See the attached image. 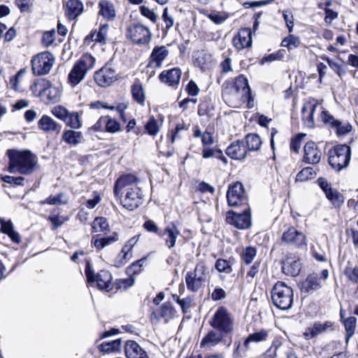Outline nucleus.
<instances>
[{
  "label": "nucleus",
  "mask_w": 358,
  "mask_h": 358,
  "mask_svg": "<svg viewBox=\"0 0 358 358\" xmlns=\"http://www.w3.org/2000/svg\"><path fill=\"white\" fill-rule=\"evenodd\" d=\"M257 255V249L252 246H248L243 249L241 253V262L249 265L250 264Z\"/></svg>",
  "instance_id": "ea45409f"
},
{
  "label": "nucleus",
  "mask_w": 358,
  "mask_h": 358,
  "mask_svg": "<svg viewBox=\"0 0 358 358\" xmlns=\"http://www.w3.org/2000/svg\"><path fill=\"white\" fill-rule=\"evenodd\" d=\"M227 199L229 206L245 207L249 206L248 198L245 195L243 185L241 182H236L228 188Z\"/></svg>",
  "instance_id": "4468645a"
},
{
  "label": "nucleus",
  "mask_w": 358,
  "mask_h": 358,
  "mask_svg": "<svg viewBox=\"0 0 358 358\" xmlns=\"http://www.w3.org/2000/svg\"><path fill=\"white\" fill-rule=\"evenodd\" d=\"M300 45V39L299 37L294 35H289L287 37L285 38L282 43L281 45L285 48H287L289 50H292L299 47Z\"/></svg>",
  "instance_id": "603ef678"
},
{
  "label": "nucleus",
  "mask_w": 358,
  "mask_h": 358,
  "mask_svg": "<svg viewBox=\"0 0 358 358\" xmlns=\"http://www.w3.org/2000/svg\"><path fill=\"white\" fill-rule=\"evenodd\" d=\"M162 19L166 25V30L169 31L174 24V19L169 15L168 8H165L162 13Z\"/></svg>",
  "instance_id": "052dcab7"
},
{
  "label": "nucleus",
  "mask_w": 358,
  "mask_h": 358,
  "mask_svg": "<svg viewBox=\"0 0 358 358\" xmlns=\"http://www.w3.org/2000/svg\"><path fill=\"white\" fill-rule=\"evenodd\" d=\"M244 93L240 94V91H236V96L241 97V101L243 103H247L248 108H252L255 105V94H252V91H243Z\"/></svg>",
  "instance_id": "3c124183"
},
{
  "label": "nucleus",
  "mask_w": 358,
  "mask_h": 358,
  "mask_svg": "<svg viewBox=\"0 0 358 358\" xmlns=\"http://www.w3.org/2000/svg\"><path fill=\"white\" fill-rule=\"evenodd\" d=\"M85 273L88 283L96 282L98 288L106 292L113 289L112 275L108 271L102 270L95 274L90 263L88 262L86 264Z\"/></svg>",
  "instance_id": "6e6552de"
},
{
  "label": "nucleus",
  "mask_w": 358,
  "mask_h": 358,
  "mask_svg": "<svg viewBox=\"0 0 358 358\" xmlns=\"http://www.w3.org/2000/svg\"><path fill=\"white\" fill-rule=\"evenodd\" d=\"M51 113L56 117L64 122L68 117L69 111L62 106H57L52 108Z\"/></svg>",
  "instance_id": "5fc2aeb1"
},
{
  "label": "nucleus",
  "mask_w": 358,
  "mask_h": 358,
  "mask_svg": "<svg viewBox=\"0 0 358 358\" xmlns=\"http://www.w3.org/2000/svg\"><path fill=\"white\" fill-rule=\"evenodd\" d=\"M108 31V24H104L100 26L99 31H92L85 38V43H90L92 41H95L101 45H105L107 43V36Z\"/></svg>",
  "instance_id": "393cba45"
},
{
  "label": "nucleus",
  "mask_w": 358,
  "mask_h": 358,
  "mask_svg": "<svg viewBox=\"0 0 358 358\" xmlns=\"http://www.w3.org/2000/svg\"><path fill=\"white\" fill-rule=\"evenodd\" d=\"M121 339H116L110 342H103L99 345L100 351L105 353H111L120 350Z\"/></svg>",
  "instance_id": "c03bdc74"
},
{
  "label": "nucleus",
  "mask_w": 358,
  "mask_h": 358,
  "mask_svg": "<svg viewBox=\"0 0 358 358\" xmlns=\"http://www.w3.org/2000/svg\"><path fill=\"white\" fill-rule=\"evenodd\" d=\"M169 53L168 49L164 45L155 47L150 55V63L155 64V66H161Z\"/></svg>",
  "instance_id": "c756f323"
},
{
  "label": "nucleus",
  "mask_w": 358,
  "mask_h": 358,
  "mask_svg": "<svg viewBox=\"0 0 358 358\" xmlns=\"http://www.w3.org/2000/svg\"><path fill=\"white\" fill-rule=\"evenodd\" d=\"M233 259H218L215 264V268L220 273L229 274L232 272Z\"/></svg>",
  "instance_id": "79ce46f5"
},
{
  "label": "nucleus",
  "mask_w": 358,
  "mask_h": 358,
  "mask_svg": "<svg viewBox=\"0 0 358 358\" xmlns=\"http://www.w3.org/2000/svg\"><path fill=\"white\" fill-rule=\"evenodd\" d=\"M320 120L329 128L334 130L338 136L345 135L352 130V125L348 122L336 119L328 110L320 108Z\"/></svg>",
  "instance_id": "1a4fd4ad"
},
{
  "label": "nucleus",
  "mask_w": 358,
  "mask_h": 358,
  "mask_svg": "<svg viewBox=\"0 0 358 358\" xmlns=\"http://www.w3.org/2000/svg\"><path fill=\"white\" fill-rule=\"evenodd\" d=\"M210 278L206 264L203 261L199 262L194 271H189L185 275V282L188 290L198 292Z\"/></svg>",
  "instance_id": "20e7f679"
},
{
  "label": "nucleus",
  "mask_w": 358,
  "mask_h": 358,
  "mask_svg": "<svg viewBox=\"0 0 358 358\" xmlns=\"http://www.w3.org/2000/svg\"><path fill=\"white\" fill-rule=\"evenodd\" d=\"M234 88L235 90H250L247 78L243 75L235 79Z\"/></svg>",
  "instance_id": "4d7b16f0"
},
{
  "label": "nucleus",
  "mask_w": 358,
  "mask_h": 358,
  "mask_svg": "<svg viewBox=\"0 0 358 358\" xmlns=\"http://www.w3.org/2000/svg\"><path fill=\"white\" fill-rule=\"evenodd\" d=\"M92 232H105L109 230V224L106 218L98 217L94 219L92 224Z\"/></svg>",
  "instance_id": "37998d69"
},
{
  "label": "nucleus",
  "mask_w": 358,
  "mask_h": 358,
  "mask_svg": "<svg viewBox=\"0 0 358 358\" xmlns=\"http://www.w3.org/2000/svg\"><path fill=\"white\" fill-rule=\"evenodd\" d=\"M181 76V71L179 68H173L170 70L164 71L159 75L162 82L173 87L179 83Z\"/></svg>",
  "instance_id": "a878e982"
},
{
  "label": "nucleus",
  "mask_w": 358,
  "mask_h": 358,
  "mask_svg": "<svg viewBox=\"0 0 358 358\" xmlns=\"http://www.w3.org/2000/svg\"><path fill=\"white\" fill-rule=\"evenodd\" d=\"M210 324L213 328L224 335L231 334L234 330V320L231 315L223 306L217 308Z\"/></svg>",
  "instance_id": "0eeeda50"
},
{
  "label": "nucleus",
  "mask_w": 358,
  "mask_h": 358,
  "mask_svg": "<svg viewBox=\"0 0 358 358\" xmlns=\"http://www.w3.org/2000/svg\"><path fill=\"white\" fill-rule=\"evenodd\" d=\"M161 127V124L154 117H151L145 124L147 133L150 136H156Z\"/></svg>",
  "instance_id": "8fccbe9b"
},
{
  "label": "nucleus",
  "mask_w": 358,
  "mask_h": 358,
  "mask_svg": "<svg viewBox=\"0 0 358 358\" xmlns=\"http://www.w3.org/2000/svg\"><path fill=\"white\" fill-rule=\"evenodd\" d=\"M252 33L250 28L245 27L240 29L239 32L233 38L234 46L241 50L252 46Z\"/></svg>",
  "instance_id": "6ab92c4d"
},
{
  "label": "nucleus",
  "mask_w": 358,
  "mask_h": 358,
  "mask_svg": "<svg viewBox=\"0 0 358 358\" xmlns=\"http://www.w3.org/2000/svg\"><path fill=\"white\" fill-rule=\"evenodd\" d=\"M34 87L37 90H50L52 87V85L49 80L45 78H40L34 83Z\"/></svg>",
  "instance_id": "774afa93"
},
{
  "label": "nucleus",
  "mask_w": 358,
  "mask_h": 358,
  "mask_svg": "<svg viewBox=\"0 0 358 358\" xmlns=\"http://www.w3.org/2000/svg\"><path fill=\"white\" fill-rule=\"evenodd\" d=\"M293 299L292 287L281 281L274 285L271 290V300L275 307L283 310H288L292 306Z\"/></svg>",
  "instance_id": "7ed1b4c3"
},
{
  "label": "nucleus",
  "mask_w": 358,
  "mask_h": 358,
  "mask_svg": "<svg viewBox=\"0 0 358 358\" xmlns=\"http://www.w3.org/2000/svg\"><path fill=\"white\" fill-rule=\"evenodd\" d=\"M282 241L297 248L307 245L306 236L301 231L296 230L294 227L288 228L287 231L283 232Z\"/></svg>",
  "instance_id": "dca6fc26"
},
{
  "label": "nucleus",
  "mask_w": 358,
  "mask_h": 358,
  "mask_svg": "<svg viewBox=\"0 0 358 358\" xmlns=\"http://www.w3.org/2000/svg\"><path fill=\"white\" fill-rule=\"evenodd\" d=\"M1 229L0 231L7 234L9 238L16 243H19L21 241L20 234L14 230V227L11 220H5L3 218H0Z\"/></svg>",
  "instance_id": "7c9ffc66"
},
{
  "label": "nucleus",
  "mask_w": 358,
  "mask_h": 358,
  "mask_svg": "<svg viewBox=\"0 0 358 358\" xmlns=\"http://www.w3.org/2000/svg\"><path fill=\"white\" fill-rule=\"evenodd\" d=\"M124 352L127 358H139L145 356L146 352L134 341H127L124 345Z\"/></svg>",
  "instance_id": "c85d7f7f"
},
{
  "label": "nucleus",
  "mask_w": 358,
  "mask_h": 358,
  "mask_svg": "<svg viewBox=\"0 0 358 358\" xmlns=\"http://www.w3.org/2000/svg\"><path fill=\"white\" fill-rule=\"evenodd\" d=\"M333 324L334 323L331 321H325L324 323L316 322L306 329L303 333V336L307 340L313 338L318 335L327 331L333 327Z\"/></svg>",
  "instance_id": "4be33fe9"
},
{
  "label": "nucleus",
  "mask_w": 358,
  "mask_h": 358,
  "mask_svg": "<svg viewBox=\"0 0 358 358\" xmlns=\"http://www.w3.org/2000/svg\"><path fill=\"white\" fill-rule=\"evenodd\" d=\"M301 268V264L299 259L291 254L286 255L282 263V272L290 276H296L299 274Z\"/></svg>",
  "instance_id": "a211bd4d"
},
{
  "label": "nucleus",
  "mask_w": 358,
  "mask_h": 358,
  "mask_svg": "<svg viewBox=\"0 0 358 358\" xmlns=\"http://www.w3.org/2000/svg\"><path fill=\"white\" fill-rule=\"evenodd\" d=\"M82 137L80 131L66 130L63 133L62 140L69 145H76L80 143Z\"/></svg>",
  "instance_id": "58836bf2"
},
{
  "label": "nucleus",
  "mask_w": 358,
  "mask_h": 358,
  "mask_svg": "<svg viewBox=\"0 0 358 358\" xmlns=\"http://www.w3.org/2000/svg\"><path fill=\"white\" fill-rule=\"evenodd\" d=\"M3 182L10 184L13 186L24 185V178L22 176L14 177L10 176H5L2 178Z\"/></svg>",
  "instance_id": "13d9d810"
},
{
  "label": "nucleus",
  "mask_w": 358,
  "mask_h": 358,
  "mask_svg": "<svg viewBox=\"0 0 358 358\" xmlns=\"http://www.w3.org/2000/svg\"><path fill=\"white\" fill-rule=\"evenodd\" d=\"M38 128L44 132H59L61 126L57 124L52 117L48 115H44L38 122Z\"/></svg>",
  "instance_id": "cd10ccee"
},
{
  "label": "nucleus",
  "mask_w": 358,
  "mask_h": 358,
  "mask_svg": "<svg viewBox=\"0 0 358 358\" xmlns=\"http://www.w3.org/2000/svg\"><path fill=\"white\" fill-rule=\"evenodd\" d=\"M120 130V124L115 120L109 116H106V128L105 131L114 134Z\"/></svg>",
  "instance_id": "864d4df0"
},
{
  "label": "nucleus",
  "mask_w": 358,
  "mask_h": 358,
  "mask_svg": "<svg viewBox=\"0 0 358 358\" xmlns=\"http://www.w3.org/2000/svg\"><path fill=\"white\" fill-rule=\"evenodd\" d=\"M7 154L9 158L8 171L10 173L28 175L34 172L37 164V157L30 151L9 150Z\"/></svg>",
  "instance_id": "f03ea898"
},
{
  "label": "nucleus",
  "mask_w": 358,
  "mask_h": 358,
  "mask_svg": "<svg viewBox=\"0 0 358 358\" xmlns=\"http://www.w3.org/2000/svg\"><path fill=\"white\" fill-rule=\"evenodd\" d=\"M325 194L334 206L338 207L344 202L343 194L331 187L327 190Z\"/></svg>",
  "instance_id": "a19ab883"
},
{
  "label": "nucleus",
  "mask_w": 358,
  "mask_h": 358,
  "mask_svg": "<svg viewBox=\"0 0 358 358\" xmlns=\"http://www.w3.org/2000/svg\"><path fill=\"white\" fill-rule=\"evenodd\" d=\"M84 10V5L80 0H68L66 3L65 15L70 20L76 19Z\"/></svg>",
  "instance_id": "b1692460"
},
{
  "label": "nucleus",
  "mask_w": 358,
  "mask_h": 358,
  "mask_svg": "<svg viewBox=\"0 0 358 358\" xmlns=\"http://www.w3.org/2000/svg\"><path fill=\"white\" fill-rule=\"evenodd\" d=\"M180 234V232L176 225L171 222L159 234V236L164 240L165 246L171 250L176 246L177 238Z\"/></svg>",
  "instance_id": "f3484780"
},
{
  "label": "nucleus",
  "mask_w": 358,
  "mask_h": 358,
  "mask_svg": "<svg viewBox=\"0 0 358 358\" xmlns=\"http://www.w3.org/2000/svg\"><path fill=\"white\" fill-rule=\"evenodd\" d=\"M140 11L143 16L150 19L152 22H155L157 21V15L155 13L153 10H150L149 8L143 6L141 7Z\"/></svg>",
  "instance_id": "69168bd1"
},
{
  "label": "nucleus",
  "mask_w": 358,
  "mask_h": 358,
  "mask_svg": "<svg viewBox=\"0 0 358 358\" xmlns=\"http://www.w3.org/2000/svg\"><path fill=\"white\" fill-rule=\"evenodd\" d=\"M138 238L139 235L133 236L123 246L120 253L117 257L120 264H124L127 261L130 259L131 255L129 252L138 242Z\"/></svg>",
  "instance_id": "473e14b6"
},
{
  "label": "nucleus",
  "mask_w": 358,
  "mask_h": 358,
  "mask_svg": "<svg viewBox=\"0 0 358 358\" xmlns=\"http://www.w3.org/2000/svg\"><path fill=\"white\" fill-rule=\"evenodd\" d=\"M69 127L78 129L82 127L80 115L78 112L69 113L68 117L64 121Z\"/></svg>",
  "instance_id": "de8ad7c7"
},
{
  "label": "nucleus",
  "mask_w": 358,
  "mask_h": 358,
  "mask_svg": "<svg viewBox=\"0 0 358 358\" xmlns=\"http://www.w3.org/2000/svg\"><path fill=\"white\" fill-rule=\"evenodd\" d=\"M36 96H39L45 104H54L60 101V91H38Z\"/></svg>",
  "instance_id": "c9c22d12"
},
{
  "label": "nucleus",
  "mask_w": 358,
  "mask_h": 358,
  "mask_svg": "<svg viewBox=\"0 0 358 358\" xmlns=\"http://www.w3.org/2000/svg\"><path fill=\"white\" fill-rule=\"evenodd\" d=\"M224 334L218 331H210L208 334L202 339L201 342V347L210 348L217 343H219Z\"/></svg>",
  "instance_id": "f704fd0d"
},
{
  "label": "nucleus",
  "mask_w": 358,
  "mask_h": 358,
  "mask_svg": "<svg viewBox=\"0 0 358 358\" xmlns=\"http://www.w3.org/2000/svg\"><path fill=\"white\" fill-rule=\"evenodd\" d=\"M328 155L329 165L335 170L340 171L348 166L351 159V149L345 144L338 145L330 149Z\"/></svg>",
  "instance_id": "423d86ee"
},
{
  "label": "nucleus",
  "mask_w": 358,
  "mask_h": 358,
  "mask_svg": "<svg viewBox=\"0 0 358 358\" xmlns=\"http://www.w3.org/2000/svg\"><path fill=\"white\" fill-rule=\"evenodd\" d=\"M303 161L307 164H315L320 162L322 153L314 142H308L303 148Z\"/></svg>",
  "instance_id": "412c9836"
},
{
  "label": "nucleus",
  "mask_w": 358,
  "mask_h": 358,
  "mask_svg": "<svg viewBox=\"0 0 358 358\" xmlns=\"http://www.w3.org/2000/svg\"><path fill=\"white\" fill-rule=\"evenodd\" d=\"M244 145L246 147L248 151L257 150L260 148L262 145V141L260 137L255 134H249L243 141Z\"/></svg>",
  "instance_id": "4c0bfd02"
},
{
  "label": "nucleus",
  "mask_w": 358,
  "mask_h": 358,
  "mask_svg": "<svg viewBox=\"0 0 358 358\" xmlns=\"http://www.w3.org/2000/svg\"><path fill=\"white\" fill-rule=\"evenodd\" d=\"M95 62L92 55L85 54L75 63L69 74V81L73 87L84 79L87 72L94 67Z\"/></svg>",
  "instance_id": "39448f33"
},
{
  "label": "nucleus",
  "mask_w": 358,
  "mask_h": 358,
  "mask_svg": "<svg viewBox=\"0 0 358 358\" xmlns=\"http://www.w3.org/2000/svg\"><path fill=\"white\" fill-rule=\"evenodd\" d=\"M118 239V234L114 232L110 236L92 240V243L96 250H101L105 247L117 241Z\"/></svg>",
  "instance_id": "e433bc0d"
},
{
  "label": "nucleus",
  "mask_w": 358,
  "mask_h": 358,
  "mask_svg": "<svg viewBox=\"0 0 358 358\" xmlns=\"http://www.w3.org/2000/svg\"><path fill=\"white\" fill-rule=\"evenodd\" d=\"M345 274L350 281L358 284V267L347 268Z\"/></svg>",
  "instance_id": "e2e57ef3"
},
{
  "label": "nucleus",
  "mask_w": 358,
  "mask_h": 358,
  "mask_svg": "<svg viewBox=\"0 0 358 358\" xmlns=\"http://www.w3.org/2000/svg\"><path fill=\"white\" fill-rule=\"evenodd\" d=\"M55 58L49 52H43L31 59L32 71L34 74L45 75L50 71Z\"/></svg>",
  "instance_id": "ddd939ff"
},
{
  "label": "nucleus",
  "mask_w": 358,
  "mask_h": 358,
  "mask_svg": "<svg viewBox=\"0 0 358 358\" xmlns=\"http://www.w3.org/2000/svg\"><path fill=\"white\" fill-rule=\"evenodd\" d=\"M134 283V280L131 278L125 279H120L116 282V286L118 289H127L131 287Z\"/></svg>",
  "instance_id": "338daca9"
},
{
  "label": "nucleus",
  "mask_w": 358,
  "mask_h": 358,
  "mask_svg": "<svg viewBox=\"0 0 358 358\" xmlns=\"http://www.w3.org/2000/svg\"><path fill=\"white\" fill-rule=\"evenodd\" d=\"M243 208L240 212L229 210L226 216V222L238 229H248L252 224L249 206Z\"/></svg>",
  "instance_id": "9b49d317"
},
{
  "label": "nucleus",
  "mask_w": 358,
  "mask_h": 358,
  "mask_svg": "<svg viewBox=\"0 0 358 358\" xmlns=\"http://www.w3.org/2000/svg\"><path fill=\"white\" fill-rule=\"evenodd\" d=\"M188 128L189 126H187L183 122L177 124L174 131H172L171 133V143H173L177 139V133H180L182 131H187Z\"/></svg>",
  "instance_id": "0e129e2a"
},
{
  "label": "nucleus",
  "mask_w": 358,
  "mask_h": 358,
  "mask_svg": "<svg viewBox=\"0 0 358 358\" xmlns=\"http://www.w3.org/2000/svg\"><path fill=\"white\" fill-rule=\"evenodd\" d=\"M282 17L288 28V31L291 33L294 27V17L292 13L289 10H284L282 12Z\"/></svg>",
  "instance_id": "680f3d73"
},
{
  "label": "nucleus",
  "mask_w": 358,
  "mask_h": 358,
  "mask_svg": "<svg viewBox=\"0 0 358 358\" xmlns=\"http://www.w3.org/2000/svg\"><path fill=\"white\" fill-rule=\"evenodd\" d=\"M173 313V309L171 304L165 303L159 308L153 310L150 317V320L152 323L155 324H158L161 319L166 323L172 318Z\"/></svg>",
  "instance_id": "aec40b11"
},
{
  "label": "nucleus",
  "mask_w": 358,
  "mask_h": 358,
  "mask_svg": "<svg viewBox=\"0 0 358 358\" xmlns=\"http://www.w3.org/2000/svg\"><path fill=\"white\" fill-rule=\"evenodd\" d=\"M316 176V172L312 167H306L299 172L296 176V182H305L308 180L314 178Z\"/></svg>",
  "instance_id": "09e8293b"
},
{
  "label": "nucleus",
  "mask_w": 358,
  "mask_h": 358,
  "mask_svg": "<svg viewBox=\"0 0 358 358\" xmlns=\"http://www.w3.org/2000/svg\"><path fill=\"white\" fill-rule=\"evenodd\" d=\"M268 336V331L265 330H260L259 331L255 332L246 338L245 341L243 345L246 350L249 348V343L252 341L254 342H259L266 339Z\"/></svg>",
  "instance_id": "49530a36"
},
{
  "label": "nucleus",
  "mask_w": 358,
  "mask_h": 358,
  "mask_svg": "<svg viewBox=\"0 0 358 358\" xmlns=\"http://www.w3.org/2000/svg\"><path fill=\"white\" fill-rule=\"evenodd\" d=\"M140 183V180L132 174L123 175L115 182L114 194L116 197L124 195L121 203L129 210H134L143 203V195Z\"/></svg>",
  "instance_id": "f257e3e1"
},
{
  "label": "nucleus",
  "mask_w": 358,
  "mask_h": 358,
  "mask_svg": "<svg viewBox=\"0 0 358 358\" xmlns=\"http://www.w3.org/2000/svg\"><path fill=\"white\" fill-rule=\"evenodd\" d=\"M321 101L313 98H309L303 104L301 113L302 120L306 127L313 128L315 126L314 113L315 110L319 108L320 113L321 112L320 108Z\"/></svg>",
  "instance_id": "2eb2a0df"
},
{
  "label": "nucleus",
  "mask_w": 358,
  "mask_h": 358,
  "mask_svg": "<svg viewBox=\"0 0 358 358\" xmlns=\"http://www.w3.org/2000/svg\"><path fill=\"white\" fill-rule=\"evenodd\" d=\"M321 287L322 283L320 282V279L316 273H311L308 275L306 279L301 284V291L304 292L315 291Z\"/></svg>",
  "instance_id": "2f4dec72"
},
{
  "label": "nucleus",
  "mask_w": 358,
  "mask_h": 358,
  "mask_svg": "<svg viewBox=\"0 0 358 358\" xmlns=\"http://www.w3.org/2000/svg\"><path fill=\"white\" fill-rule=\"evenodd\" d=\"M118 74L112 62H107L94 73V80L101 87H108L117 80Z\"/></svg>",
  "instance_id": "f8f14e48"
},
{
  "label": "nucleus",
  "mask_w": 358,
  "mask_h": 358,
  "mask_svg": "<svg viewBox=\"0 0 358 358\" xmlns=\"http://www.w3.org/2000/svg\"><path fill=\"white\" fill-rule=\"evenodd\" d=\"M247 149L243 141H236L232 143L226 150V154L233 159L243 160L247 155Z\"/></svg>",
  "instance_id": "5701e85b"
},
{
  "label": "nucleus",
  "mask_w": 358,
  "mask_h": 358,
  "mask_svg": "<svg viewBox=\"0 0 358 358\" xmlns=\"http://www.w3.org/2000/svg\"><path fill=\"white\" fill-rule=\"evenodd\" d=\"M229 16V14L227 13H220L219 12H214L207 15L208 18L216 24L223 23L227 19H228Z\"/></svg>",
  "instance_id": "6e6d98bb"
},
{
  "label": "nucleus",
  "mask_w": 358,
  "mask_h": 358,
  "mask_svg": "<svg viewBox=\"0 0 358 358\" xmlns=\"http://www.w3.org/2000/svg\"><path fill=\"white\" fill-rule=\"evenodd\" d=\"M357 319L355 317H349L343 321L346 335L345 341L348 343L355 331Z\"/></svg>",
  "instance_id": "a18cd8bd"
},
{
  "label": "nucleus",
  "mask_w": 358,
  "mask_h": 358,
  "mask_svg": "<svg viewBox=\"0 0 358 358\" xmlns=\"http://www.w3.org/2000/svg\"><path fill=\"white\" fill-rule=\"evenodd\" d=\"M284 57V50H279L276 52L271 53L270 55L264 56L261 59V64H264L266 62H270L275 60L281 59Z\"/></svg>",
  "instance_id": "bf43d9fd"
},
{
  "label": "nucleus",
  "mask_w": 358,
  "mask_h": 358,
  "mask_svg": "<svg viewBox=\"0 0 358 358\" xmlns=\"http://www.w3.org/2000/svg\"><path fill=\"white\" fill-rule=\"evenodd\" d=\"M99 15L108 21H113L116 16L114 5L108 0H101L99 2Z\"/></svg>",
  "instance_id": "bb28decb"
},
{
  "label": "nucleus",
  "mask_w": 358,
  "mask_h": 358,
  "mask_svg": "<svg viewBox=\"0 0 358 358\" xmlns=\"http://www.w3.org/2000/svg\"><path fill=\"white\" fill-rule=\"evenodd\" d=\"M27 69H21L15 76L10 78L8 86L12 90H20L24 87Z\"/></svg>",
  "instance_id": "72a5a7b5"
},
{
  "label": "nucleus",
  "mask_w": 358,
  "mask_h": 358,
  "mask_svg": "<svg viewBox=\"0 0 358 358\" xmlns=\"http://www.w3.org/2000/svg\"><path fill=\"white\" fill-rule=\"evenodd\" d=\"M151 36L149 28L140 23L131 24L126 30L127 38L135 44H148Z\"/></svg>",
  "instance_id": "9d476101"
}]
</instances>
